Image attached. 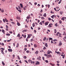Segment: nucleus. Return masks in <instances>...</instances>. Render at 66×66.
<instances>
[{
  "label": "nucleus",
  "mask_w": 66,
  "mask_h": 66,
  "mask_svg": "<svg viewBox=\"0 0 66 66\" xmlns=\"http://www.w3.org/2000/svg\"><path fill=\"white\" fill-rule=\"evenodd\" d=\"M28 36L27 37V38H30L31 37V36H32V34H28Z\"/></svg>",
  "instance_id": "obj_1"
},
{
  "label": "nucleus",
  "mask_w": 66,
  "mask_h": 66,
  "mask_svg": "<svg viewBox=\"0 0 66 66\" xmlns=\"http://www.w3.org/2000/svg\"><path fill=\"white\" fill-rule=\"evenodd\" d=\"M50 53H52V52L51 51H50L49 50H48L47 54H50Z\"/></svg>",
  "instance_id": "obj_2"
},
{
  "label": "nucleus",
  "mask_w": 66,
  "mask_h": 66,
  "mask_svg": "<svg viewBox=\"0 0 66 66\" xmlns=\"http://www.w3.org/2000/svg\"><path fill=\"white\" fill-rule=\"evenodd\" d=\"M51 54H49V55H48L47 56V58H49V57H51Z\"/></svg>",
  "instance_id": "obj_3"
},
{
  "label": "nucleus",
  "mask_w": 66,
  "mask_h": 66,
  "mask_svg": "<svg viewBox=\"0 0 66 66\" xmlns=\"http://www.w3.org/2000/svg\"><path fill=\"white\" fill-rule=\"evenodd\" d=\"M30 15H29L27 17L26 19H29L30 18Z\"/></svg>",
  "instance_id": "obj_4"
},
{
  "label": "nucleus",
  "mask_w": 66,
  "mask_h": 66,
  "mask_svg": "<svg viewBox=\"0 0 66 66\" xmlns=\"http://www.w3.org/2000/svg\"><path fill=\"white\" fill-rule=\"evenodd\" d=\"M48 23H49V22H47L46 23H44L45 24V26H47V25H48Z\"/></svg>",
  "instance_id": "obj_5"
},
{
  "label": "nucleus",
  "mask_w": 66,
  "mask_h": 66,
  "mask_svg": "<svg viewBox=\"0 0 66 66\" xmlns=\"http://www.w3.org/2000/svg\"><path fill=\"white\" fill-rule=\"evenodd\" d=\"M2 32H3V33L4 34H5V31L3 29H2Z\"/></svg>",
  "instance_id": "obj_6"
},
{
  "label": "nucleus",
  "mask_w": 66,
  "mask_h": 66,
  "mask_svg": "<svg viewBox=\"0 0 66 66\" xmlns=\"http://www.w3.org/2000/svg\"><path fill=\"white\" fill-rule=\"evenodd\" d=\"M8 50L9 52H12V51H13V50H12V49H8Z\"/></svg>",
  "instance_id": "obj_7"
},
{
  "label": "nucleus",
  "mask_w": 66,
  "mask_h": 66,
  "mask_svg": "<svg viewBox=\"0 0 66 66\" xmlns=\"http://www.w3.org/2000/svg\"><path fill=\"white\" fill-rule=\"evenodd\" d=\"M36 65H38V64L39 65L40 64L39 62V61H37V62L36 63Z\"/></svg>",
  "instance_id": "obj_8"
},
{
  "label": "nucleus",
  "mask_w": 66,
  "mask_h": 66,
  "mask_svg": "<svg viewBox=\"0 0 66 66\" xmlns=\"http://www.w3.org/2000/svg\"><path fill=\"white\" fill-rule=\"evenodd\" d=\"M53 39L51 38H48V40H49V42H50V40H52Z\"/></svg>",
  "instance_id": "obj_9"
},
{
  "label": "nucleus",
  "mask_w": 66,
  "mask_h": 66,
  "mask_svg": "<svg viewBox=\"0 0 66 66\" xmlns=\"http://www.w3.org/2000/svg\"><path fill=\"white\" fill-rule=\"evenodd\" d=\"M34 46L35 48H36V47H37V45L35 44L34 45Z\"/></svg>",
  "instance_id": "obj_10"
},
{
  "label": "nucleus",
  "mask_w": 66,
  "mask_h": 66,
  "mask_svg": "<svg viewBox=\"0 0 66 66\" xmlns=\"http://www.w3.org/2000/svg\"><path fill=\"white\" fill-rule=\"evenodd\" d=\"M60 34V32H58L57 34H56V36H58V35H59V34Z\"/></svg>",
  "instance_id": "obj_11"
},
{
  "label": "nucleus",
  "mask_w": 66,
  "mask_h": 66,
  "mask_svg": "<svg viewBox=\"0 0 66 66\" xmlns=\"http://www.w3.org/2000/svg\"><path fill=\"white\" fill-rule=\"evenodd\" d=\"M50 64L51 65H52V66H54L55 65V64H52L51 63H50Z\"/></svg>",
  "instance_id": "obj_12"
},
{
  "label": "nucleus",
  "mask_w": 66,
  "mask_h": 66,
  "mask_svg": "<svg viewBox=\"0 0 66 66\" xmlns=\"http://www.w3.org/2000/svg\"><path fill=\"white\" fill-rule=\"evenodd\" d=\"M28 62L29 63H32V61L31 60V59H29V60H28Z\"/></svg>",
  "instance_id": "obj_13"
},
{
  "label": "nucleus",
  "mask_w": 66,
  "mask_h": 66,
  "mask_svg": "<svg viewBox=\"0 0 66 66\" xmlns=\"http://www.w3.org/2000/svg\"><path fill=\"white\" fill-rule=\"evenodd\" d=\"M19 46V43H18L17 44L16 46V48H18V46Z\"/></svg>",
  "instance_id": "obj_14"
},
{
  "label": "nucleus",
  "mask_w": 66,
  "mask_h": 66,
  "mask_svg": "<svg viewBox=\"0 0 66 66\" xmlns=\"http://www.w3.org/2000/svg\"><path fill=\"white\" fill-rule=\"evenodd\" d=\"M20 5L21 6V7L22 8H23V5H22V4H20Z\"/></svg>",
  "instance_id": "obj_15"
},
{
  "label": "nucleus",
  "mask_w": 66,
  "mask_h": 66,
  "mask_svg": "<svg viewBox=\"0 0 66 66\" xmlns=\"http://www.w3.org/2000/svg\"><path fill=\"white\" fill-rule=\"evenodd\" d=\"M16 18L17 19H19V20H20V18L19 17H16Z\"/></svg>",
  "instance_id": "obj_16"
},
{
  "label": "nucleus",
  "mask_w": 66,
  "mask_h": 66,
  "mask_svg": "<svg viewBox=\"0 0 66 66\" xmlns=\"http://www.w3.org/2000/svg\"><path fill=\"white\" fill-rule=\"evenodd\" d=\"M46 37H45L44 38H43V40H44V41H45V40H46Z\"/></svg>",
  "instance_id": "obj_17"
},
{
  "label": "nucleus",
  "mask_w": 66,
  "mask_h": 66,
  "mask_svg": "<svg viewBox=\"0 0 66 66\" xmlns=\"http://www.w3.org/2000/svg\"><path fill=\"white\" fill-rule=\"evenodd\" d=\"M45 46H46V47H48V44H47V43H46L45 44Z\"/></svg>",
  "instance_id": "obj_18"
},
{
  "label": "nucleus",
  "mask_w": 66,
  "mask_h": 66,
  "mask_svg": "<svg viewBox=\"0 0 66 66\" xmlns=\"http://www.w3.org/2000/svg\"><path fill=\"white\" fill-rule=\"evenodd\" d=\"M17 24L18 26H20V24L18 22L17 23Z\"/></svg>",
  "instance_id": "obj_19"
},
{
  "label": "nucleus",
  "mask_w": 66,
  "mask_h": 66,
  "mask_svg": "<svg viewBox=\"0 0 66 66\" xmlns=\"http://www.w3.org/2000/svg\"><path fill=\"white\" fill-rule=\"evenodd\" d=\"M27 29H25L24 30L22 31L23 32H27Z\"/></svg>",
  "instance_id": "obj_20"
},
{
  "label": "nucleus",
  "mask_w": 66,
  "mask_h": 66,
  "mask_svg": "<svg viewBox=\"0 0 66 66\" xmlns=\"http://www.w3.org/2000/svg\"><path fill=\"white\" fill-rule=\"evenodd\" d=\"M22 36H23L24 38H26V35H22Z\"/></svg>",
  "instance_id": "obj_21"
},
{
  "label": "nucleus",
  "mask_w": 66,
  "mask_h": 66,
  "mask_svg": "<svg viewBox=\"0 0 66 66\" xmlns=\"http://www.w3.org/2000/svg\"><path fill=\"white\" fill-rule=\"evenodd\" d=\"M46 13H45L43 15V16L44 17H46Z\"/></svg>",
  "instance_id": "obj_22"
},
{
  "label": "nucleus",
  "mask_w": 66,
  "mask_h": 66,
  "mask_svg": "<svg viewBox=\"0 0 66 66\" xmlns=\"http://www.w3.org/2000/svg\"><path fill=\"white\" fill-rule=\"evenodd\" d=\"M62 45V43L61 42H60L59 44V46H61Z\"/></svg>",
  "instance_id": "obj_23"
},
{
  "label": "nucleus",
  "mask_w": 66,
  "mask_h": 66,
  "mask_svg": "<svg viewBox=\"0 0 66 66\" xmlns=\"http://www.w3.org/2000/svg\"><path fill=\"white\" fill-rule=\"evenodd\" d=\"M61 20H63L64 21L65 20V19H64V17H63L61 19Z\"/></svg>",
  "instance_id": "obj_24"
},
{
  "label": "nucleus",
  "mask_w": 66,
  "mask_h": 66,
  "mask_svg": "<svg viewBox=\"0 0 66 66\" xmlns=\"http://www.w3.org/2000/svg\"><path fill=\"white\" fill-rule=\"evenodd\" d=\"M2 63L3 65H5V63H4V62L3 61H2Z\"/></svg>",
  "instance_id": "obj_25"
},
{
  "label": "nucleus",
  "mask_w": 66,
  "mask_h": 66,
  "mask_svg": "<svg viewBox=\"0 0 66 66\" xmlns=\"http://www.w3.org/2000/svg\"><path fill=\"white\" fill-rule=\"evenodd\" d=\"M18 57V60H20V57H19V56H17Z\"/></svg>",
  "instance_id": "obj_26"
},
{
  "label": "nucleus",
  "mask_w": 66,
  "mask_h": 66,
  "mask_svg": "<svg viewBox=\"0 0 66 66\" xmlns=\"http://www.w3.org/2000/svg\"><path fill=\"white\" fill-rule=\"evenodd\" d=\"M17 36V37H20V34H18Z\"/></svg>",
  "instance_id": "obj_27"
},
{
  "label": "nucleus",
  "mask_w": 66,
  "mask_h": 66,
  "mask_svg": "<svg viewBox=\"0 0 66 66\" xmlns=\"http://www.w3.org/2000/svg\"><path fill=\"white\" fill-rule=\"evenodd\" d=\"M35 26V23H34L32 24V27H34V26Z\"/></svg>",
  "instance_id": "obj_28"
},
{
  "label": "nucleus",
  "mask_w": 66,
  "mask_h": 66,
  "mask_svg": "<svg viewBox=\"0 0 66 66\" xmlns=\"http://www.w3.org/2000/svg\"><path fill=\"white\" fill-rule=\"evenodd\" d=\"M54 15H53L51 16V18H52L53 19L54 18Z\"/></svg>",
  "instance_id": "obj_29"
},
{
  "label": "nucleus",
  "mask_w": 66,
  "mask_h": 66,
  "mask_svg": "<svg viewBox=\"0 0 66 66\" xmlns=\"http://www.w3.org/2000/svg\"><path fill=\"white\" fill-rule=\"evenodd\" d=\"M35 53L36 54H38V51H37L36 52H35Z\"/></svg>",
  "instance_id": "obj_30"
},
{
  "label": "nucleus",
  "mask_w": 66,
  "mask_h": 66,
  "mask_svg": "<svg viewBox=\"0 0 66 66\" xmlns=\"http://www.w3.org/2000/svg\"><path fill=\"white\" fill-rule=\"evenodd\" d=\"M48 28H51V27H52V26H51L49 24V25L48 26Z\"/></svg>",
  "instance_id": "obj_31"
},
{
  "label": "nucleus",
  "mask_w": 66,
  "mask_h": 66,
  "mask_svg": "<svg viewBox=\"0 0 66 66\" xmlns=\"http://www.w3.org/2000/svg\"><path fill=\"white\" fill-rule=\"evenodd\" d=\"M5 21L6 22H8V20H7L6 19H5Z\"/></svg>",
  "instance_id": "obj_32"
},
{
  "label": "nucleus",
  "mask_w": 66,
  "mask_h": 66,
  "mask_svg": "<svg viewBox=\"0 0 66 66\" xmlns=\"http://www.w3.org/2000/svg\"><path fill=\"white\" fill-rule=\"evenodd\" d=\"M61 2H62V0H60V1L58 3V4H60L61 3Z\"/></svg>",
  "instance_id": "obj_33"
},
{
  "label": "nucleus",
  "mask_w": 66,
  "mask_h": 66,
  "mask_svg": "<svg viewBox=\"0 0 66 66\" xmlns=\"http://www.w3.org/2000/svg\"><path fill=\"white\" fill-rule=\"evenodd\" d=\"M6 35L7 36H10V34H7Z\"/></svg>",
  "instance_id": "obj_34"
},
{
  "label": "nucleus",
  "mask_w": 66,
  "mask_h": 66,
  "mask_svg": "<svg viewBox=\"0 0 66 66\" xmlns=\"http://www.w3.org/2000/svg\"><path fill=\"white\" fill-rule=\"evenodd\" d=\"M41 19H43V20L44 19H45V18L43 17H42L41 18Z\"/></svg>",
  "instance_id": "obj_35"
},
{
  "label": "nucleus",
  "mask_w": 66,
  "mask_h": 66,
  "mask_svg": "<svg viewBox=\"0 0 66 66\" xmlns=\"http://www.w3.org/2000/svg\"><path fill=\"white\" fill-rule=\"evenodd\" d=\"M62 35V34H61L60 33L59 34V37H62V36H61V35Z\"/></svg>",
  "instance_id": "obj_36"
},
{
  "label": "nucleus",
  "mask_w": 66,
  "mask_h": 66,
  "mask_svg": "<svg viewBox=\"0 0 66 66\" xmlns=\"http://www.w3.org/2000/svg\"><path fill=\"white\" fill-rule=\"evenodd\" d=\"M62 23V21H61V20H60L59 21V23L61 24V23Z\"/></svg>",
  "instance_id": "obj_37"
},
{
  "label": "nucleus",
  "mask_w": 66,
  "mask_h": 66,
  "mask_svg": "<svg viewBox=\"0 0 66 66\" xmlns=\"http://www.w3.org/2000/svg\"><path fill=\"white\" fill-rule=\"evenodd\" d=\"M31 64H34L35 63V62H33L32 61H31Z\"/></svg>",
  "instance_id": "obj_38"
},
{
  "label": "nucleus",
  "mask_w": 66,
  "mask_h": 66,
  "mask_svg": "<svg viewBox=\"0 0 66 66\" xmlns=\"http://www.w3.org/2000/svg\"><path fill=\"white\" fill-rule=\"evenodd\" d=\"M46 47H44L43 49V50H45V49H46Z\"/></svg>",
  "instance_id": "obj_39"
},
{
  "label": "nucleus",
  "mask_w": 66,
  "mask_h": 66,
  "mask_svg": "<svg viewBox=\"0 0 66 66\" xmlns=\"http://www.w3.org/2000/svg\"><path fill=\"white\" fill-rule=\"evenodd\" d=\"M47 54H44V56H47Z\"/></svg>",
  "instance_id": "obj_40"
},
{
  "label": "nucleus",
  "mask_w": 66,
  "mask_h": 66,
  "mask_svg": "<svg viewBox=\"0 0 66 66\" xmlns=\"http://www.w3.org/2000/svg\"><path fill=\"white\" fill-rule=\"evenodd\" d=\"M39 16H43V15L41 13H40V14H39Z\"/></svg>",
  "instance_id": "obj_41"
},
{
  "label": "nucleus",
  "mask_w": 66,
  "mask_h": 66,
  "mask_svg": "<svg viewBox=\"0 0 66 66\" xmlns=\"http://www.w3.org/2000/svg\"><path fill=\"white\" fill-rule=\"evenodd\" d=\"M11 23H12V24H15V22H11Z\"/></svg>",
  "instance_id": "obj_42"
},
{
  "label": "nucleus",
  "mask_w": 66,
  "mask_h": 66,
  "mask_svg": "<svg viewBox=\"0 0 66 66\" xmlns=\"http://www.w3.org/2000/svg\"><path fill=\"white\" fill-rule=\"evenodd\" d=\"M1 53L3 54H4V52H3H3H2Z\"/></svg>",
  "instance_id": "obj_43"
},
{
  "label": "nucleus",
  "mask_w": 66,
  "mask_h": 66,
  "mask_svg": "<svg viewBox=\"0 0 66 66\" xmlns=\"http://www.w3.org/2000/svg\"><path fill=\"white\" fill-rule=\"evenodd\" d=\"M53 41L54 42H55V41H57V40L56 39H54L53 40Z\"/></svg>",
  "instance_id": "obj_44"
},
{
  "label": "nucleus",
  "mask_w": 66,
  "mask_h": 66,
  "mask_svg": "<svg viewBox=\"0 0 66 66\" xmlns=\"http://www.w3.org/2000/svg\"><path fill=\"white\" fill-rule=\"evenodd\" d=\"M24 62L27 63V64H28V61L27 60H24Z\"/></svg>",
  "instance_id": "obj_45"
},
{
  "label": "nucleus",
  "mask_w": 66,
  "mask_h": 66,
  "mask_svg": "<svg viewBox=\"0 0 66 66\" xmlns=\"http://www.w3.org/2000/svg\"><path fill=\"white\" fill-rule=\"evenodd\" d=\"M13 46L14 47H15V43H14L13 44Z\"/></svg>",
  "instance_id": "obj_46"
},
{
  "label": "nucleus",
  "mask_w": 66,
  "mask_h": 66,
  "mask_svg": "<svg viewBox=\"0 0 66 66\" xmlns=\"http://www.w3.org/2000/svg\"><path fill=\"white\" fill-rule=\"evenodd\" d=\"M26 52L27 53H29V52H30V51H26Z\"/></svg>",
  "instance_id": "obj_47"
},
{
  "label": "nucleus",
  "mask_w": 66,
  "mask_h": 66,
  "mask_svg": "<svg viewBox=\"0 0 66 66\" xmlns=\"http://www.w3.org/2000/svg\"><path fill=\"white\" fill-rule=\"evenodd\" d=\"M45 62H46V63H48V60H45Z\"/></svg>",
  "instance_id": "obj_48"
},
{
  "label": "nucleus",
  "mask_w": 66,
  "mask_h": 66,
  "mask_svg": "<svg viewBox=\"0 0 66 66\" xmlns=\"http://www.w3.org/2000/svg\"><path fill=\"white\" fill-rule=\"evenodd\" d=\"M22 37H19V39H21V38Z\"/></svg>",
  "instance_id": "obj_49"
},
{
  "label": "nucleus",
  "mask_w": 66,
  "mask_h": 66,
  "mask_svg": "<svg viewBox=\"0 0 66 66\" xmlns=\"http://www.w3.org/2000/svg\"><path fill=\"white\" fill-rule=\"evenodd\" d=\"M65 57V54L63 55V56L62 57L63 59H64Z\"/></svg>",
  "instance_id": "obj_50"
},
{
  "label": "nucleus",
  "mask_w": 66,
  "mask_h": 66,
  "mask_svg": "<svg viewBox=\"0 0 66 66\" xmlns=\"http://www.w3.org/2000/svg\"><path fill=\"white\" fill-rule=\"evenodd\" d=\"M18 11L19 12H20V13H21V10H18Z\"/></svg>",
  "instance_id": "obj_51"
},
{
  "label": "nucleus",
  "mask_w": 66,
  "mask_h": 66,
  "mask_svg": "<svg viewBox=\"0 0 66 66\" xmlns=\"http://www.w3.org/2000/svg\"><path fill=\"white\" fill-rule=\"evenodd\" d=\"M33 41V39H31L30 40L31 42H32Z\"/></svg>",
  "instance_id": "obj_52"
},
{
  "label": "nucleus",
  "mask_w": 66,
  "mask_h": 66,
  "mask_svg": "<svg viewBox=\"0 0 66 66\" xmlns=\"http://www.w3.org/2000/svg\"><path fill=\"white\" fill-rule=\"evenodd\" d=\"M23 9L24 10V11H25V10H26V8L24 7H23Z\"/></svg>",
  "instance_id": "obj_53"
},
{
  "label": "nucleus",
  "mask_w": 66,
  "mask_h": 66,
  "mask_svg": "<svg viewBox=\"0 0 66 66\" xmlns=\"http://www.w3.org/2000/svg\"><path fill=\"white\" fill-rule=\"evenodd\" d=\"M3 21H4V22H5V19H3Z\"/></svg>",
  "instance_id": "obj_54"
},
{
  "label": "nucleus",
  "mask_w": 66,
  "mask_h": 66,
  "mask_svg": "<svg viewBox=\"0 0 66 66\" xmlns=\"http://www.w3.org/2000/svg\"><path fill=\"white\" fill-rule=\"evenodd\" d=\"M48 20H51V18H48Z\"/></svg>",
  "instance_id": "obj_55"
},
{
  "label": "nucleus",
  "mask_w": 66,
  "mask_h": 66,
  "mask_svg": "<svg viewBox=\"0 0 66 66\" xmlns=\"http://www.w3.org/2000/svg\"><path fill=\"white\" fill-rule=\"evenodd\" d=\"M60 13L61 15H62V11H60Z\"/></svg>",
  "instance_id": "obj_56"
},
{
  "label": "nucleus",
  "mask_w": 66,
  "mask_h": 66,
  "mask_svg": "<svg viewBox=\"0 0 66 66\" xmlns=\"http://www.w3.org/2000/svg\"><path fill=\"white\" fill-rule=\"evenodd\" d=\"M1 12L2 13H3V12H4V10H3V9H2Z\"/></svg>",
  "instance_id": "obj_57"
},
{
  "label": "nucleus",
  "mask_w": 66,
  "mask_h": 66,
  "mask_svg": "<svg viewBox=\"0 0 66 66\" xmlns=\"http://www.w3.org/2000/svg\"><path fill=\"white\" fill-rule=\"evenodd\" d=\"M24 58L25 59H27V56H24Z\"/></svg>",
  "instance_id": "obj_58"
},
{
  "label": "nucleus",
  "mask_w": 66,
  "mask_h": 66,
  "mask_svg": "<svg viewBox=\"0 0 66 66\" xmlns=\"http://www.w3.org/2000/svg\"><path fill=\"white\" fill-rule=\"evenodd\" d=\"M34 33H36V31L35 30H34Z\"/></svg>",
  "instance_id": "obj_59"
},
{
  "label": "nucleus",
  "mask_w": 66,
  "mask_h": 66,
  "mask_svg": "<svg viewBox=\"0 0 66 66\" xmlns=\"http://www.w3.org/2000/svg\"><path fill=\"white\" fill-rule=\"evenodd\" d=\"M57 23H56L55 24V26L56 27V26H57Z\"/></svg>",
  "instance_id": "obj_60"
},
{
  "label": "nucleus",
  "mask_w": 66,
  "mask_h": 66,
  "mask_svg": "<svg viewBox=\"0 0 66 66\" xmlns=\"http://www.w3.org/2000/svg\"><path fill=\"white\" fill-rule=\"evenodd\" d=\"M37 2H35V3H34V4H35V5H36L37 4Z\"/></svg>",
  "instance_id": "obj_61"
},
{
  "label": "nucleus",
  "mask_w": 66,
  "mask_h": 66,
  "mask_svg": "<svg viewBox=\"0 0 66 66\" xmlns=\"http://www.w3.org/2000/svg\"><path fill=\"white\" fill-rule=\"evenodd\" d=\"M40 24H41V25H42L43 24H42V22H40L39 23Z\"/></svg>",
  "instance_id": "obj_62"
},
{
  "label": "nucleus",
  "mask_w": 66,
  "mask_h": 66,
  "mask_svg": "<svg viewBox=\"0 0 66 66\" xmlns=\"http://www.w3.org/2000/svg\"><path fill=\"white\" fill-rule=\"evenodd\" d=\"M6 28H7H7H9V27L7 25H6Z\"/></svg>",
  "instance_id": "obj_63"
},
{
  "label": "nucleus",
  "mask_w": 66,
  "mask_h": 66,
  "mask_svg": "<svg viewBox=\"0 0 66 66\" xmlns=\"http://www.w3.org/2000/svg\"><path fill=\"white\" fill-rule=\"evenodd\" d=\"M47 6H48V8H49V7H50V5H48Z\"/></svg>",
  "instance_id": "obj_64"
}]
</instances>
